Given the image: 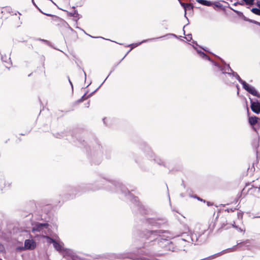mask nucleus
Instances as JSON below:
<instances>
[{
	"label": "nucleus",
	"mask_w": 260,
	"mask_h": 260,
	"mask_svg": "<svg viewBox=\"0 0 260 260\" xmlns=\"http://www.w3.org/2000/svg\"><path fill=\"white\" fill-rule=\"evenodd\" d=\"M90 106V102L88 101L87 103L85 104V107L88 108Z\"/></svg>",
	"instance_id": "nucleus-22"
},
{
	"label": "nucleus",
	"mask_w": 260,
	"mask_h": 260,
	"mask_svg": "<svg viewBox=\"0 0 260 260\" xmlns=\"http://www.w3.org/2000/svg\"><path fill=\"white\" fill-rule=\"evenodd\" d=\"M207 205L208 206H213V203H212V202H208L207 201Z\"/></svg>",
	"instance_id": "nucleus-21"
},
{
	"label": "nucleus",
	"mask_w": 260,
	"mask_h": 260,
	"mask_svg": "<svg viewBox=\"0 0 260 260\" xmlns=\"http://www.w3.org/2000/svg\"><path fill=\"white\" fill-rule=\"evenodd\" d=\"M239 230L240 232H243V233L244 232V231H243V230L242 229H241V228H239Z\"/></svg>",
	"instance_id": "nucleus-26"
},
{
	"label": "nucleus",
	"mask_w": 260,
	"mask_h": 260,
	"mask_svg": "<svg viewBox=\"0 0 260 260\" xmlns=\"http://www.w3.org/2000/svg\"><path fill=\"white\" fill-rule=\"evenodd\" d=\"M0 260H2V259H0Z\"/></svg>",
	"instance_id": "nucleus-27"
},
{
	"label": "nucleus",
	"mask_w": 260,
	"mask_h": 260,
	"mask_svg": "<svg viewBox=\"0 0 260 260\" xmlns=\"http://www.w3.org/2000/svg\"><path fill=\"white\" fill-rule=\"evenodd\" d=\"M256 5L260 9V1H257Z\"/></svg>",
	"instance_id": "nucleus-24"
},
{
	"label": "nucleus",
	"mask_w": 260,
	"mask_h": 260,
	"mask_svg": "<svg viewBox=\"0 0 260 260\" xmlns=\"http://www.w3.org/2000/svg\"><path fill=\"white\" fill-rule=\"evenodd\" d=\"M249 21L251 22H252V23H254L255 24H257V25L260 26V22H257V21H254V20H253V21L252 20H250Z\"/></svg>",
	"instance_id": "nucleus-20"
},
{
	"label": "nucleus",
	"mask_w": 260,
	"mask_h": 260,
	"mask_svg": "<svg viewBox=\"0 0 260 260\" xmlns=\"http://www.w3.org/2000/svg\"><path fill=\"white\" fill-rule=\"evenodd\" d=\"M251 11L254 14L260 16V9L259 8H253L251 9Z\"/></svg>",
	"instance_id": "nucleus-13"
},
{
	"label": "nucleus",
	"mask_w": 260,
	"mask_h": 260,
	"mask_svg": "<svg viewBox=\"0 0 260 260\" xmlns=\"http://www.w3.org/2000/svg\"><path fill=\"white\" fill-rule=\"evenodd\" d=\"M49 224L47 223H37L35 224V226L32 229V232H40L43 228H48Z\"/></svg>",
	"instance_id": "nucleus-4"
},
{
	"label": "nucleus",
	"mask_w": 260,
	"mask_h": 260,
	"mask_svg": "<svg viewBox=\"0 0 260 260\" xmlns=\"http://www.w3.org/2000/svg\"><path fill=\"white\" fill-rule=\"evenodd\" d=\"M197 2L200 4L206 6H211L212 5V2L206 0H197Z\"/></svg>",
	"instance_id": "nucleus-10"
},
{
	"label": "nucleus",
	"mask_w": 260,
	"mask_h": 260,
	"mask_svg": "<svg viewBox=\"0 0 260 260\" xmlns=\"http://www.w3.org/2000/svg\"><path fill=\"white\" fill-rule=\"evenodd\" d=\"M201 55L203 56V57H204L206 59H209V56L207 55H206L205 53H204V52H202Z\"/></svg>",
	"instance_id": "nucleus-17"
},
{
	"label": "nucleus",
	"mask_w": 260,
	"mask_h": 260,
	"mask_svg": "<svg viewBox=\"0 0 260 260\" xmlns=\"http://www.w3.org/2000/svg\"><path fill=\"white\" fill-rule=\"evenodd\" d=\"M194 198H196V199H197L199 201H201V202H204V203H205V202H206L205 200H203V199H202L200 198V197H197V196H196V197H194Z\"/></svg>",
	"instance_id": "nucleus-19"
},
{
	"label": "nucleus",
	"mask_w": 260,
	"mask_h": 260,
	"mask_svg": "<svg viewBox=\"0 0 260 260\" xmlns=\"http://www.w3.org/2000/svg\"><path fill=\"white\" fill-rule=\"evenodd\" d=\"M258 119V117L255 116L249 117L248 118V122L251 126H253L257 123Z\"/></svg>",
	"instance_id": "nucleus-9"
},
{
	"label": "nucleus",
	"mask_w": 260,
	"mask_h": 260,
	"mask_svg": "<svg viewBox=\"0 0 260 260\" xmlns=\"http://www.w3.org/2000/svg\"><path fill=\"white\" fill-rule=\"evenodd\" d=\"M194 6L192 4L188 3L187 6L186 7L185 11H189L193 12Z\"/></svg>",
	"instance_id": "nucleus-12"
},
{
	"label": "nucleus",
	"mask_w": 260,
	"mask_h": 260,
	"mask_svg": "<svg viewBox=\"0 0 260 260\" xmlns=\"http://www.w3.org/2000/svg\"><path fill=\"white\" fill-rule=\"evenodd\" d=\"M24 247L26 249H34L36 247V243L33 240H26L24 242Z\"/></svg>",
	"instance_id": "nucleus-5"
},
{
	"label": "nucleus",
	"mask_w": 260,
	"mask_h": 260,
	"mask_svg": "<svg viewBox=\"0 0 260 260\" xmlns=\"http://www.w3.org/2000/svg\"><path fill=\"white\" fill-rule=\"evenodd\" d=\"M230 8L231 10H233L235 13H237V14H238V15H239V14L241 13L240 12H239V11H236V10H234L233 9H232V8H231V7H230Z\"/></svg>",
	"instance_id": "nucleus-23"
},
{
	"label": "nucleus",
	"mask_w": 260,
	"mask_h": 260,
	"mask_svg": "<svg viewBox=\"0 0 260 260\" xmlns=\"http://www.w3.org/2000/svg\"><path fill=\"white\" fill-rule=\"evenodd\" d=\"M188 3H181V5L182 7H183L184 10L185 9L186 7L187 6Z\"/></svg>",
	"instance_id": "nucleus-18"
},
{
	"label": "nucleus",
	"mask_w": 260,
	"mask_h": 260,
	"mask_svg": "<svg viewBox=\"0 0 260 260\" xmlns=\"http://www.w3.org/2000/svg\"><path fill=\"white\" fill-rule=\"evenodd\" d=\"M47 238L50 239V242L53 243L54 248L57 250L60 251L61 250V245H60V244L59 243H58L55 240H54V239H52V238H50L49 237H47Z\"/></svg>",
	"instance_id": "nucleus-8"
},
{
	"label": "nucleus",
	"mask_w": 260,
	"mask_h": 260,
	"mask_svg": "<svg viewBox=\"0 0 260 260\" xmlns=\"http://www.w3.org/2000/svg\"><path fill=\"white\" fill-rule=\"evenodd\" d=\"M211 6H213V8L215 10L216 8L221 9L222 10L224 9L222 5L218 1L212 3V5Z\"/></svg>",
	"instance_id": "nucleus-11"
},
{
	"label": "nucleus",
	"mask_w": 260,
	"mask_h": 260,
	"mask_svg": "<svg viewBox=\"0 0 260 260\" xmlns=\"http://www.w3.org/2000/svg\"><path fill=\"white\" fill-rule=\"evenodd\" d=\"M68 14L70 16H73L74 17L78 18V14L76 10H74L73 12H69Z\"/></svg>",
	"instance_id": "nucleus-14"
},
{
	"label": "nucleus",
	"mask_w": 260,
	"mask_h": 260,
	"mask_svg": "<svg viewBox=\"0 0 260 260\" xmlns=\"http://www.w3.org/2000/svg\"><path fill=\"white\" fill-rule=\"evenodd\" d=\"M240 83L242 84L243 88L247 90L249 93L253 95L260 98L259 94L257 92L255 89L247 84L245 81L242 80H240Z\"/></svg>",
	"instance_id": "nucleus-1"
},
{
	"label": "nucleus",
	"mask_w": 260,
	"mask_h": 260,
	"mask_svg": "<svg viewBox=\"0 0 260 260\" xmlns=\"http://www.w3.org/2000/svg\"><path fill=\"white\" fill-rule=\"evenodd\" d=\"M11 9L10 7H6L3 8L2 13L3 14V16L5 18H8V16L6 15L7 13H9L10 16H13V15L11 13Z\"/></svg>",
	"instance_id": "nucleus-7"
},
{
	"label": "nucleus",
	"mask_w": 260,
	"mask_h": 260,
	"mask_svg": "<svg viewBox=\"0 0 260 260\" xmlns=\"http://www.w3.org/2000/svg\"><path fill=\"white\" fill-rule=\"evenodd\" d=\"M159 233L157 231H147L144 235L146 239L153 241L157 239Z\"/></svg>",
	"instance_id": "nucleus-3"
},
{
	"label": "nucleus",
	"mask_w": 260,
	"mask_h": 260,
	"mask_svg": "<svg viewBox=\"0 0 260 260\" xmlns=\"http://www.w3.org/2000/svg\"><path fill=\"white\" fill-rule=\"evenodd\" d=\"M246 5H253L254 0H243Z\"/></svg>",
	"instance_id": "nucleus-16"
},
{
	"label": "nucleus",
	"mask_w": 260,
	"mask_h": 260,
	"mask_svg": "<svg viewBox=\"0 0 260 260\" xmlns=\"http://www.w3.org/2000/svg\"><path fill=\"white\" fill-rule=\"evenodd\" d=\"M225 216L229 220H231V217L233 219L236 218L238 217V212L236 208L226 209L224 210Z\"/></svg>",
	"instance_id": "nucleus-2"
},
{
	"label": "nucleus",
	"mask_w": 260,
	"mask_h": 260,
	"mask_svg": "<svg viewBox=\"0 0 260 260\" xmlns=\"http://www.w3.org/2000/svg\"><path fill=\"white\" fill-rule=\"evenodd\" d=\"M235 222L234 221V223L232 224L233 227L238 229V227L236 225H235Z\"/></svg>",
	"instance_id": "nucleus-25"
},
{
	"label": "nucleus",
	"mask_w": 260,
	"mask_h": 260,
	"mask_svg": "<svg viewBox=\"0 0 260 260\" xmlns=\"http://www.w3.org/2000/svg\"><path fill=\"white\" fill-rule=\"evenodd\" d=\"M251 110L256 114L260 113V103L251 101Z\"/></svg>",
	"instance_id": "nucleus-6"
},
{
	"label": "nucleus",
	"mask_w": 260,
	"mask_h": 260,
	"mask_svg": "<svg viewBox=\"0 0 260 260\" xmlns=\"http://www.w3.org/2000/svg\"><path fill=\"white\" fill-rule=\"evenodd\" d=\"M89 95L86 96V94H85L84 95L82 96V98L80 99H79L76 103H79L81 102H82L84 100H86L88 98Z\"/></svg>",
	"instance_id": "nucleus-15"
}]
</instances>
